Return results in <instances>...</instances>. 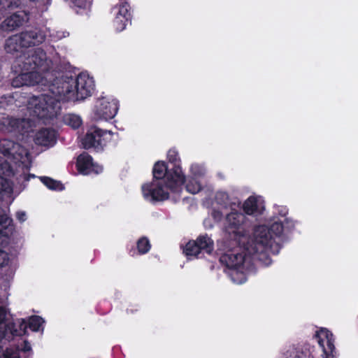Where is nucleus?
I'll use <instances>...</instances> for the list:
<instances>
[{"instance_id": "4", "label": "nucleus", "mask_w": 358, "mask_h": 358, "mask_svg": "<svg viewBox=\"0 0 358 358\" xmlns=\"http://www.w3.org/2000/svg\"><path fill=\"white\" fill-rule=\"evenodd\" d=\"M153 180L141 187L143 198L149 202L163 201L170 197V194L177 196L182 191L185 174L180 166L168 172L164 162H157L153 167Z\"/></svg>"}, {"instance_id": "11", "label": "nucleus", "mask_w": 358, "mask_h": 358, "mask_svg": "<svg viewBox=\"0 0 358 358\" xmlns=\"http://www.w3.org/2000/svg\"><path fill=\"white\" fill-rule=\"evenodd\" d=\"M12 219L0 208V266L8 265V254L5 248L9 243V237L13 232Z\"/></svg>"}, {"instance_id": "20", "label": "nucleus", "mask_w": 358, "mask_h": 358, "mask_svg": "<svg viewBox=\"0 0 358 358\" xmlns=\"http://www.w3.org/2000/svg\"><path fill=\"white\" fill-rule=\"evenodd\" d=\"M243 209L249 215H262L265 210V201L261 196L252 195L243 202Z\"/></svg>"}, {"instance_id": "10", "label": "nucleus", "mask_w": 358, "mask_h": 358, "mask_svg": "<svg viewBox=\"0 0 358 358\" xmlns=\"http://www.w3.org/2000/svg\"><path fill=\"white\" fill-rule=\"evenodd\" d=\"M114 134L111 131L92 127L82 139V144L85 149L94 148L97 151L102 150L111 141Z\"/></svg>"}, {"instance_id": "19", "label": "nucleus", "mask_w": 358, "mask_h": 358, "mask_svg": "<svg viewBox=\"0 0 358 358\" xmlns=\"http://www.w3.org/2000/svg\"><path fill=\"white\" fill-rule=\"evenodd\" d=\"M76 166L78 171L83 175L99 174L103 171V167L94 163L92 157L86 152L78 157Z\"/></svg>"}, {"instance_id": "23", "label": "nucleus", "mask_w": 358, "mask_h": 358, "mask_svg": "<svg viewBox=\"0 0 358 358\" xmlns=\"http://www.w3.org/2000/svg\"><path fill=\"white\" fill-rule=\"evenodd\" d=\"M31 350L30 344L27 341H24L21 346H18L17 348H7L3 352V358H21L20 352H29Z\"/></svg>"}, {"instance_id": "15", "label": "nucleus", "mask_w": 358, "mask_h": 358, "mask_svg": "<svg viewBox=\"0 0 358 358\" xmlns=\"http://www.w3.org/2000/svg\"><path fill=\"white\" fill-rule=\"evenodd\" d=\"M214 250L213 241L208 235H200L196 241H189L185 248L184 253L190 259L192 257H199L201 253L211 254Z\"/></svg>"}, {"instance_id": "18", "label": "nucleus", "mask_w": 358, "mask_h": 358, "mask_svg": "<svg viewBox=\"0 0 358 358\" xmlns=\"http://www.w3.org/2000/svg\"><path fill=\"white\" fill-rule=\"evenodd\" d=\"M316 337L322 350L324 358H333L335 352L333 334L328 329L322 328L317 331Z\"/></svg>"}, {"instance_id": "25", "label": "nucleus", "mask_w": 358, "mask_h": 358, "mask_svg": "<svg viewBox=\"0 0 358 358\" xmlns=\"http://www.w3.org/2000/svg\"><path fill=\"white\" fill-rule=\"evenodd\" d=\"M63 121L65 124L72 127L73 129L78 128L82 120L80 116L75 114H66L63 117Z\"/></svg>"}, {"instance_id": "14", "label": "nucleus", "mask_w": 358, "mask_h": 358, "mask_svg": "<svg viewBox=\"0 0 358 358\" xmlns=\"http://www.w3.org/2000/svg\"><path fill=\"white\" fill-rule=\"evenodd\" d=\"M213 209L211 212V216L216 222H220L222 220L223 213L218 209H216L215 206L221 208L222 209L230 210L234 208H239L241 201L238 198L231 197L227 192L220 190L215 193L214 201L213 203Z\"/></svg>"}, {"instance_id": "5", "label": "nucleus", "mask_w": 358, "mask_h": 358, "mask_svg": "<svg viewBox=\"0 0 358 358\" xmlns=\"http://www.w3.org/2000/svg\"><path fill=\"white\" fill-rule=\"evenodd\" d=\"M12 162L23 170L20 176V180L29 181L35 177L33 174H27L31 164V157L28 150L12 141L3 139L0 141V194H8L12 192V184L8 177L14 175L13 166L8 162Z\"/></svg>"}, {"instance_id": "29", "label": "nucleus", "mask_w": 358, "mask_h": 358, "mask_svg": "<svg viewBox=\"0 0 358 358\" xmlns=\"http://www.w3.org/2000/svg\"><path fill=\"white\" fill-rule=\"evenodd\" d=\"M41 181L50 189L60 190L62 189V185L48 177H41Z\"/></svg>"}, {"instance_id": "8", "label": "nucleus", "mask_w": 358, "mask_h": 358, "mask_svg": "<svg viewBox=\"0 0 358 358\" xmlns=\"http://www.w3.org/2000/svg\"><path fill=\"white\" fill-rule=\"evenodd\" d=\"M288 209L284 206L275 205L273 206V216L271 221L273 223L268 227L264 224L269 231V234L273 238L274 243L279 247V243L276 241V238H280L285 231H289L294 229L296 221L291 217H287Z\"/></svg>"}, {"instance_id": "30", "label": "nucleus", "mask_w": 358, "mask_h": 358, "mask_svg": "<svg viewBox=\"0 0 358 358\" xmlns=\"http://www.w3.org/2000/svg\"><path fill=\"white\" fill-rule=\"evenodd\" d=\"M49 36L52 41H57L69 36L66 31H57L48 29Z\"/></svg>"}, {"instance_id": "17", "label": "nucleus", "mask_w": 358, "mask_h": 358, "mask_svg": "<svg viewBox=\"0 0 358 358\" xmlns=\"http://www.w3.org/2000/svg\"><path fill=\"white\" fill-rule=\"evenodd\" d=\"M8 15L1 24V29L5 31H12L28 20V12L25 8L14 10Z\"/></svg>"}, {"instance_id": "22", "label": "nucleus", "mask_w": 358, "mask_h": 358, "mask_svg": "<svg viewBox=\"0 0 358 358\" xmlns=\"http://www.w3.org/2000/svg\"><path fill=\"white\" fill-rule=\"evenodd\" d=\"M34 141L38 145L52 146L56 141L55 131L51 129H42L36 133Z\"/></svg>"}, {"instance_id": "6", "label": "nucleus", "mask_w": 358, "mask_h": 358, "mask_svg": "<svg viewBox=\"0 0 358 358\" xmlns=\"http://www.w3.org/2000/svg\"><path fill=\"white\" fill-rule=\"evenodd\" d=\"M94 87L93 78L86 73H81L76 78L71 76L54 78L50 90L64 101H76L91 96Z\"/></svg>"}, {"instance_id": "13", "label": "nucleus", "mask_w": 358, "mask_h": 358, "mask_svg": "<svg viewBox=\"0 0 358 358\" xmlns=\"http://www.w3.org/2000/svg\"><path fill=\"white\" fill-rule=\"evenodd\" d=\"M206 170L203 165L198 163H192L189 168V175L185 176V182L182 183L187 192L195 194L203 188L202 178L205 176Z\"/></svg>"}, {"instance_id": "34", "label": "nucleus", "mask_w": 358, "mask_h": 358, "mask_svg": "<svg viewBox=\"0 0 358 358\" xmlns=\"http://www.w3.org/2000/svg\"><path fill=\"white\" fill-rule=\"evenodd\" d=\"M119 1H120V3L122 2V1H124V0H119Z\"/></svg>"}, {"instance_id": "24", "label": "nucleus", "mask_w": 358, "mask_h": 358, "mask_svg": "<svg viewBox=\"0 0 358 358\" xmlns=\"http://www.w3.org/2000/svg\"><path fill=\"white\" fill-rule=\"evenodd\" d=\"M283 358H314L309 352L301 351L293 346L283 352Z\"/></svg>"}, {"instance_id": "32", "label": "nucleus", "mask_w": 358, "mask_h": 358, "mask_svg": "<svg viewBox=\"0 0 358 358\" xmlns=\"http://www.w3.org/2000/svg\"><path fill=\"white\" fill-rule=\"evenodd\" d=\"M16 217L20 222H23L27 220V214L24 211L20 210L16 213Z\"/></svg>"}, {"instance_id": "33", "label": "nucleus", "mask_w": 358, "mask_h": 358, "mask_svg": "<svg viewBox=\"0 0 358 358\" xmlns=\"http://www.w3.org/2000/svg\"><path fill=\"white\" fill-rule=\"evenodd\" d=\"M204 224H205L206 227L207 226V221L206 220L204 221Z\"/></svg>"}, {"instance_id": "2", "label": "nucleus", "mask_w": 358, "mask_h": 358, "mask_svg": "<svg viewBox=\"0 0 358 358\" xmlns=\"http://www.w3.org/2000/svg\"><path fill=\"white\" fill-rule=\"evenodd\" d=\"M235 243L237 245L227 249L220 261L227 266L226 272L231 281L238 285L247 280L255 260L268 266L272 263L270 255L279 252V247L274 243L273 236L264 225L255 227L248 241H235Z\"/></svg>"}, {"instance_id": "9", "label": "nucleus", "mask_w": 358, "mask_h": 358, "mask_svg": "<svg viewBox=\"0 0 358 358\" xmlns=\"http://www.w3.org/2000/svg\"><path fill=\"white\" fill-rule=\"evenodd\" d=\"M119 110V102L110 96L98 98L92 108V117L96 121L113 119Z\"/></svg>"}, {"instance_id": "26", "label": "nucleus", "mask_w": 358, "mask_h": 358, "mask_svg": "<svg viewBox=\"0 0 358 358\" xmlns=\"http://www.w3.org/2000/svg\"><path fill=\"white\" fill-rule=\"evenodd\" d=\"M167 159H169V162L171 164H173V167L171 169H169L167 167V171H173L176 166H180V159L179 158L178 152L176 149H170L167 152Z\"/></svg>"}, {"instance_id": "3", "label": "nucleus", "mask_w": 358, "mask_h": 358, "mask_svg": "<svg viewBox=\"0 0 358 358\" xmlns=\"http://www.w3.org/2000/svg\"><path fill=\"white\" fill-rule=\"evenodd\" d=\"M50 76L43 73L47 76L45 83H39L48 87V92L38 96H32L29 98L27 103V110L30 117L41 120H50L57 117L61 111V101H64L56 94L50 90L52 83L54 75L50 71ZM36 84V85H37ZM34 124V120L31 117L14 119L12 117H2L0 120V131L3 132H13L17 131L24 134L28 133Z\"/></svg>"}, {"instance_id": "28", "label": "nucleus", "mask_w": 358, "mask_h": 358, "mask_svg": "<svg viewBox=\"0 0 358 358\" xmlns=\"http://www.w3.org/2000/svg\"><path fill=\"white\" fill-rule=\"evenodd\" d=\"M136 244L138 252L140 255H144L148 253L151 248V244L147 237H142L139 238Z\"/></svg>"}, {"instance_id": "16", "label": "nucleus", "mask_w": 358, "mask_h": 358, "mask_svg": "<svg viewBox=\"0 0 358 358\" xmlns=\"http://www.w3.org/2000/svg\"><path fill=\"white\" fill-rule=\"evenodd\" d=\"M111 13L114 16L113 27L117 31H123L129 22L131 15L129 6L126 1L116 3L111 9Z\"/></svg>"}, {"instance_id": "21", "label": "nucleus", "mask_w": 358, "mask_h": 358, "mask_svg": "<svg viewBox=\"0 0 358 358\" xmlns=\"http://www.w3.org/2000/svg\"><path fill=\"white\" fill-rule=\"evenodd\" d=\"M0 309H2L4 311V313H5V317H4L3 322V324H5L6 325L13 326V324L16 321H17L19 320H23L24 322V324L26 325V328H25L23 334H22L20 335L15 336L13 337V339L15 337H18V336H21L24 335L26 333L27 327H29L30 329L32 330L33 331H43V324L45 321L40 316H36V315L31 316V317H29L28 322L24 319H22V318H19V319L14 320L13 322H8L7 318H6V315H7L6 310L4 308H3V307H0Z\"/></svg>"}, {"instance_id": "31", "label": "nucleus", "mask_w": 358, "mask_h": 358, "mask_svg": "<svg viewBox=\"0 0 358 358\" xmlns=\"http://www.w3.org/2000/svg\"><path fill=\"white\" fill-rule=\"evenodd\" d=\"M74 6L84 10H88L91 8L92 0H69Z\"/></svg>"}, {"instance_id": "7", "label": "nucleus", "mask_w": 358, "mask_h": 358, "mask_svg": "<svg viewBox=\"0 0 358 358\" xmlns=\"http://www.w3.org/2000/svg\"><path fill=\"white\" fill-rule=\"evenodd\" d=\"M222 227L223 230L232 236L235 241H248L252 238L248 236V229L246 227L245 215L238 210L236 208H231L230 212L226 213L223 219Z\"/></svg>"}, {"instance_id": "12", "label": "nucleus", "mask_w": 358, "mask_h": 358, "mask_svg": "<svg viewBox=\"0 0 358 358\" xmlns=\"http://www.w3.org/2000/svg\"><path fill=\"white\" fill-rule=\"evenodd\" d=\"M4 317V311L0 309V358H3V345L13 340L15 336L23 334L26 328L24 322L22 320L16 321L13 326L3 324Z\"/></svg>"}, {"instance_id": "1", "label": "nucleus", "mask_w": 358, "mask_h": 358, "mask_svg": "<svg viewBox=\"0 0 358 358\" xmlns=\"http://www.w3.org/2000/svg\"><path fill=\"white\" fill-rule=\"evenodd\" d=\"M45 37L44 31L36 28L22 31L6 39L4 45L6 52L16 55L12 65V71L17 74L11 82L13 87H31L47 81V76H43V73L50 76L52 60L41 48L27 52L24 50L41 44Z\"/></svg>"}, {"instance_id": "27", "label": "nucleus", "mask_w": 358, "mask_h": 358, "mask_svg": "<svg viewBox=\"0 0 358 358\" xmlns=\"http://www.w3.org/2000/svg\"><path fill=\"white\" fill-rule=\"evenodd\" d=\"M31 6L38 13H44L48 10L52 0H29Z\"/></svg>"}]
</instances>
